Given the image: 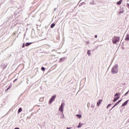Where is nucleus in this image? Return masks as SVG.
<instances>
[{
    "instance_id": "1",
    "label": "nucleus",
    "mask_w": 129,
    "mask_h": 129,
    "mask_svg": "<svg viewBox=\"0 0 129 129\" xmlns=\"http://www.w3.org/2000/svg\"><path fill=\"white\" fill-rule=\"evenodd\" d=\"M117 42H119V37L115 36L112 38L113 44H116Z\"/></svg>"
},
{
    "instance_id": "2",
    "label": "nucleus",
    "mask_w": 129,
    "mask_h": 129,
    "mask_svg": "<svg viewBox=\"0 0 129 129\" xmlns=\"http://www.w3.org/2000/svg\"><path fill=\"white\" fill-rule=\"evenodd\" d=\"M119 95H120V93L118 92V93H116L114 96H117L116 97L114 98V100H113V102H115V101H116V100H117L119 98Z\"/></svg>"
},
{
    "instance_id": "3",
    "label": "nucleus",
    "mask_w": 129,
    "mask_h": 129,
    "mask_svg": "<svg viewBox=\"0 0 129 129\" xmlns=\"http://www.w3.org/2000/svg\"><path fill=\"white\" fill-rule=\"evenodd\" d=\"M55 98H56V95H54L49 100V104H51L52 103V102H53V101H54V100H55Z\"/></svg>"
},
{
    "instance_id": "4",
    "label": "nucleus",
    "mask_w": 129,
    "mask_h": 129,
    "mask_svg": "<svg viewBox=\"0 0 129 129\" xmlns=\"http://www.w3.org/2000/svg\"><path fill=\"white\" fill-rule=\"evenodd\" d=\"M64 105H65V104H64V103H62L61 105L59 108V111H61L62 112H63V107H64Z\"/></svg>"
},
{
    "instance_id": "5",
    "label": "nucleus",
    "mask_w": 129,
    "mask_h": 129,
    "mask_svg": "<svg viewBox=\"0 0 129 129\" xmlns=\"http://www.w3.org/2000/svg\"><path fill=\"white\" fill-rule=\"evenodd\" d=\"M111 71L112 73H113V74H115V73L117 72V71H116V69L115 68H113L111 70Z\"/></svg>"
},
{
    "instance_id": "6",
    "label": "nucleus",
    "mask_w": 129,
    "mask_h": 129,
    "mask_svg": "<svg viewBox=\"0 0 129 129\" xmlns=\"http://www.w3.org/2000/svg\"><path fill=\"white\" fill-rule=\"evenodd\" d=\"M102 101V100H99V102H97V105H98V106H99V105H100V104L101 103Z\"/></svg>"
},
{
    "instance_id": "7",
    "label": "nucleus",
    "mask_w": 129,
    "mask_h": 129,
    "mask_svg": "<svg viewBox=\"0 0 129 129\" xmlns=\"http://www.w3.org/2000/svg\"><path fill=\"white\" fill-rule=\"evenodd\" d=\"M128 102V100L126 101L124 103L122 104V106H125L127 104V103Z\"/></svg>"
},
{
    "instance_id": "8",
    "label": "nucleus",
    "mask_w": 129,
    "mask_h": 129,
    "mask_svg": "<svg viewBox=\"0 0 129 129\" xmlns=\"http://www.w3.org/2000/svg\"><path fill=\"white\" fill-rule=\"evenodd\" d=\"M121 3H122V0H120L117 3V5L120 6V5H121Z\"/></svg>"
},
{
    "instance_id": "9",
    "label": "nucleus",
    "mask_w": 129,
    "mask_h": 129,
    "mask_svg": "<svg viewBox=\"0 0 129 129\" xmlns=\"http://www.w3.org/2000/svg\"><path fill=\"white\" fill-rule=\"evenodd\" d=\"M32 44V42H27V43H26V44H25V46H26V47H28V46H30V45H31Z\"/></svg>"
},
{
    "instance_id": "10",
    "label": "nucleus",
    "mask_w": 129,
    "mask_h": 129,
    "mask_svg": "<svg viewBox=\"0 0 129 129\" xmlns=\"http://www.w3.org/2000/svg\"><path fill=\"white\" fill-rule=\"evenodd\" d=\"M121 101V100L118 101V102H117L114 105V106H113L112 108H113V107H114V106H116V105L118 104V103H119V102H120Z\"/></svg>"
},
{
    "instance_id": "11",
    "label": "nucleus",
    "mask_w": 129,
    "mask_h": 129,
    "mask_svg": "<svg viewBox=\"0 0 129 129\" xmlns=\"http://www.w3.org/2000/svg\"><path fill=\"white\" fill-rule=\"evenodd\" d=\"M77 117H78V118H81V117H82V116L80 114H77L76 115Z\"/></svg>"
},
{
    "instance_id": "12",
    "label": "nucleus",
    "mask_w": 129,
    "mask_h": 129,
    "mask_svg": "<svg viewBox=\"0 0 129 129\" xmlns=\"http://www.w3.org/2000/svg\"><path fill=\"white\" fill-rule=\"evenodd\" d=\"M125 40L126 41H129V35L127 34L126 36V38H125Z\"/></svg>"
},
{
    "instance_id": "13",
    "label": "nucleus",
    "mask_w": 129,
    "mask_h": 129,
    "mask_svg": "<svg viewBox=\"0 0 129 129\" xmlns=\"http://www.w3.org/2000/svg\"><path fill=\"white\" fill-rule=\"evenodd\" d=\"M83 124H81V122L79 123V125L78 126V128H80L82 126Z\"/></svg>"
},
{
    "instance_id": "14",
    "label": "nucleus",
    "mask_w": 129,
    "mask_h": 129,
    "mask_svg": "<svg viewBox=\"0 0 129 129\" xmlns=\"http://www.w3.org/2000/svg\"><path fill=\"white\" fill-rule=\"evenodd\" d=\"M55 27V24L53 23L50 26V28H51V29H53V28H54Z\"/></svg>"
},
{
    "instance_id": "15",
    "label": "nucleus",
    "mask_w": 129,
    "mask_h": 129,
    "mask_svg": "<svg viewBox=\"0 0 129 129\" xmlns=\"http://www.w3.org/2000/svg\"><path fill=\"white\" fill-rule=\"evenodd\" d=\"M90 52H91V50H88L87 54L89 56H90V54H91V53Z\"/></svg>"
},
{
    "instance_id": "16",
    "label": "nucleus",
    "mask_w": 129,
    "mask_h": 129,
    "mask_svg": "<svg viewBox=\"0 0 129 129\" xmlns=\"http://www.w3.org/2000/svg\"><path fill=\"white\" fill-rule=\"evenodd\" d=\"M22 110H23V109H22V108H20L18 110V113H20V112H21Z\"/></svg>"
},
{
    "instance_id": "17",
    "label": "nucleus",
    "mask_w": 129,
    "mask_h": 129,
    "mask_svg": "<svg viewBox=\"0 0 129 129\" xmlns=\"http://www.w3.org/2000/svg\"><path fill=\"white\" fill-rule=\"evenodd\" d=\"M11 87H12V86H9V87L7 88V89L6 90V91H8V90H9V89H11Z\"/></svg>"
},
{
    "instance_id": "18",
    "label": "nucleus",
    "mask_w": 129,
    "mask_h": 129,
    "mask_svg": "<svg viewBox=\"0 0 129 129\" xmlns=\"http://www.w3.org/2000/svg\"><path fill=\"white\" fill-rule=\"evenodd\" d=\"M41 70H42V71H45V68L42 67L41 68Z\"/></svg>"
},
{
    "instance_id": "19",
    "label": "nucleus",
    "mask_w": 129,
    "mask_h": 129,
    "mask_svg": "<svg viewBox=\"0 0 129 129\" xmlns=\"http://www.w3.org/2000/svg\"><path fill=\"white\" fill-rule=\"evenodd\" d=\"M111 106V104H109L108 105V106H107V108L108 109V107H109V106Z\"/></svg>"
},
{
    "instance_id": "20",
    "label": "nucleus",
    "mask_w": 129,
    "mask_h": 129,
    "mask_svg": "<svg viewBox=\"0 0 129 129\" xmlns=\"http://www.w3.org/2000/svg\"><path fill=\"white\" fill-rule=\"evenodd\" d=\"M22 48H25V43H24L22 45Z\"/></svg>"
},
{
    "instance_id": "21",
    "label": "nucleus",
    "mask_w": 129,
    "mask_h": 129,
    "mask_svg": "<svg viewBox=\"0 0 129 129\" xmlns=\"http://www.w3.org/2000/svg\"><path fill=\"white\" fill-rule=\"evenodd\" d=\"M127 7L128 8V9H129V4L128 3L127 4Z\"/></svg>"
},
{
    "instance_id": "22",
    "label": "nucleus",
    "mask_w": 129,
    "mask_h": 129,
    "mask_svg": "<svg viewBox=\"0 0 129 129\" xmlns=\"http://www.w3.org/2000/svg\"><path fill=\"white\" fill-rule=\"evenodd\" d=\"M17 80H18V79H15V80L13 81L14 83H15V81H17Z\"/></svg>"
},
{
    "instance_id": "23",
    "label": "nucleus",
    "mask_w": 129,
    "mask_h": 129,
    "mask_svg": "<svg viewBox=\"0 0 129 129\" xmlns=\"http://www.w3.org/2000/svg\"><path fill=\"white\" fill-rule=\"evenodd\" d=\"M127 93H128V92H127L124 94V95H125V96L127 94Z\"/></svg>"
},
{
    "instance_id": "24",
    "label": "nucleus",
    "mask_w": 129,
    "mask_h": 129,
    "mask_svg": "<svg viewBox=\"0 0 129 129\" xmlns=\"http://www.w3.org/2000/svg\"><path fill=\"white\" fill-rule=\"evenodd\" d=\"M15 129H20V128H19V127H16V128H15Z\"/></svg>"
},
{
    "instance_id": "25",
    "label": "nucleus",
    "mask_w": 129,
    "mask_h": 129,
    "mask_svg": "<svg viewBox=\"0 0 129 129\" xmlns=\"http://www.w3.org/2000/svg\"><path fill=\"white\" fill-rule=\"evenodd\" d=\"M95 38H97V35H95Z\"/></svg>"
},
{
    "instance_id": "26",
    "label": "nucleus",
    "mask_w": 129,
    "mask_h": 129,
    "mask_svg": "<svg viewBox=\"0 0 129 129\" xmlns=\"http://www.w3.org/2000/svg\"><path fill=\"white\" fill-rule=\"evenodd\" d=\"M67 129H70V128H69V127H67Z\"/></svg>"
}]
</instances>
